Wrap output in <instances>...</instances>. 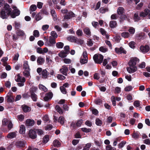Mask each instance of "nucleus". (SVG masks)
<instances>
[{
  "label": "nucleus",
  "instance_id": "f257e3e1",
  "mask_svg": "<svg viewBox=\"0 0 150 150\" xmlns=\"http://www.w3.org/2000/svg\"><path fill=\"white\" fill-rule=\"evenodd\" d=\"M2 124L3 126H7L9 130H10L13 128V124L10 119L7 118L3 119L2 121Z\"/></svg>",
  "mask_w": 150,
  "mask_h": 150
},
{
  "label": "nucleus",
  "instance_id": "f03ea898",
  "mask_svg": "<svg viewBox=\"0 0 150 150\" xmlns=\"http://www.w3.org/2000/svg\"><path fill=\"white\" fill-rule=\"evenodd\" d=\"M93 59L96 63L101 64L103 59V56L100 54H95L93 57Z\"/></svg>",
  "mask_w": 150,
  "mask_h": 150
},
{
  "label": "nucleus",
  "instance_id": "7ed1b4c3",
  "mask_svg": "<svg viewBox=\"0 0 150 150\" xmlns=\"http://www.w3.org/2000/svg\"><path fill=\"white\" fill-rule=\"evenodd\" d=\"M45 41L46 42L45 43V45L46 46H51L55 43V39L52 38L51 36L49 37V42L48 41V40L45 37Z\"/></svg>",
  "mask_w": 150,
  "mask_h": 150
},
{
  "label": "nucleus",
  "instance_id": "20e7f679",
  "mask_svg": "<svg viewBox=\"0 0 150 150\" xmlns=\"http://www.w3.org/2000/svg\"><path fill=\"white\" fill-rule=\"evenodd\" d=\"M28 136L32 139H34L37 137L35 129H31L29 131Z\"/></svg>",
  "mask_w": 150,
  "mask_h": 150
},
{
  "label": "nucleus",
  "instance_id": "39448f33",
  "mask_svg": "<svg viewBox=\"0 0 150 150\" xmlns=\"http://www.w3.org/2000/svg\"><path fill=\"white\" fill-rule=\"evenodd\" d=\"M150 50V48L148 45H142L140 47V51L143 53L148 52Z\"/></svg>",
  "mask_w": 150,
  "mask_h": 150
},
{
  "label": "nucleus",
  "instance_id": "423d86ee",
  "mask_svg": "<svg viewBox=\"0 0 150 150\" xmlns=\"http://www.w3.org/2000/svg\"><path fill=\"white\" fill-rule=\"evenodd\" d=\"M140 16L143 17L148 15V18L150 19V10L148 9H145L144 12H141L139 14Z\"/></svg>",
  "mask_w": 150,
  "mask_h": 150
},
{
  "label": "nucleus",
  "instance_id": "0eeeda50",
  "mask_svg": "<svg viewBox=\"0 0 150 150\" xmlns=\"http://www.w3.org/2000/svg\"><path fill=\"white\" fill-rule=\"evenodd\" d=\"M13 14H11V16L12 18H15L16 16H18L20 13V11L18 10L16 7L15 6L13 7Z\"/></svg>",
  "mask_w": 150,
  "mask_h": 150
},
{
  "label": "nucleus",
  "instance_id": "6e6552de",
  "mask_svg": "<svg viewBox=\"0 0 150 150\" xmlns=\"http://www.w3.org/2000/svg\"><path fill=\"white\" fill-rule=\"evenodd\" d=\"M115 50L116 53L119 54L122 53L126 54L127 52L122 47L120 48L116 47L115 48Z\"/></svg>",
  "mask_w": 150,
  "mask_h": 150
},
{
  "label": "nucleus",
  "instance_id": "1a4fd4ad",
  "mask_svg": "<svg viewBox=\"0 0 150 150\" xmlns=\"http://www.w3.org/2000/svg\"><path fill=\"white\" fill-rule=\"evenodd\" d=\"M60 72L65 76H67V73L68 71L67 67L65 65H63L62 68L59 70Z\"/></svg>",
  "mask_w": 150,
  "mask_h": 150
},
{
  "label": "nucleus",
  "instance_id": "9d476101",
  "mask_svg": "<svg viewBox=\"0 0 150 150\" xmlns=\"http://www.w3.org/2000/svg\"><path fill=\"white\" fill-rule=\"evenodd\" d=\"M15 79L17 82H25V78L21 77L19 74L15 76Z\"/></svg>",
  "mask_w": 150,
  "mask_h": 150
},
{
  "label": "nucleus",
  "instance_id": "9b49d317",
  "mask_svg": "<svg viewBox=\"0 0 150 150\" xmlns=\"http://www.w3.org/2000/svg\"><path fill=\"white\" fill-rule=\"evenodd\" d=\"M75 15L71 11L68 12L67 14L64 16V19H69L71 18L74 17Z\"/></svg>",
  "mask_w": 150,
  "mask_h": 150
},
{
  "label": "nucleus",
  "instance_id": "f8f14e48",
  "mask_svg": "<svg viewBox=\"0 0 150 150\" xmlns=\"http://www.w3.org/2000/svg\"><path fill=\"white\" fill-rule=\"evenodd\" d=\"M24 34V33L23 31L21 30L18 31L16 33V35H14L13 36V39L16 40L18 38L19 36H22Z\"/></svg>",
  "mask_w": 150,
  "mask_h": 150
},
{
  "label": "nucleus",
  "instance_id": "ddd939ff",
  "mask_svg": "<svg viewBox=\"0 0 150 150\" xmlns=\"http://www.w3.org/2000/svg\"><path fill=\"white\" fill-rule=\"evenodd\" d=\"M129 67L127 68V71L129 73H133L136 71L137 68L136 66L129 65Z\"/></svg>",
  "mask_w": 150,
  "mask_h": 150
},
{
  "label": "nucleus",
  "instance_id": "4468645a",
  "mask_svg": "<svg viewBox=\"0 0 150 150\" xmlns=\"http://www.w3.org/2000/svg\"><path fill=\"white\" fill-rule=\"evenodd\" d=\"M4 9L5 10L4 11H5L7 15L11 14V8H10V6L8 4H5Z\"/></svg>",
  "mask_w": 150,
  "mask_h": 150
},
{
  "label": "nucleus",
  "instance_id": "2eb2a0df",
  "mask_svg": "<svg viewBox=\"0 0 150 150\" xmlns=\"http://www.w3.org/2000/svg\"><path fill=\"white\" fill-rule=\"evenodd\" d=\"M53 96V94L51 92H49L46 94L44 98V100L45 101H47L51 99Z\"/></svg>",
  "mask_w": 150,
  "mask_h": 150
},
{
  "label": "nucleus",
  "instance_id": "dca6fc26",
  "mask_svg": "<svg viewBox=\"0 0 150 150\" xmlns=\"http://www.w3.org/2000/svg\"><path fill=\"white\" fill-rule=\"evenodd\" d=\"M137 37L139 40H144L146 38V36L144 33H141L137 35Z\"/></svg>",
  "mask_w": 150,
  "mask_h": 150
},
{
  "label": "nucleus",
  "instance_id": "f3484780",
  "mask_svg": "<svg viewBox=\"0 0 150 150\" xmlns=\"http://www.w3.org/2000/svg\"><path fill=\"white\" fill-rule=\"evenodd\" d=\"M17 133L16 131L10 132L8 134L6 137L8 138L13 139L16 136Z\"/></svg>",
  "mask_w": 150,
  "mask_h": 150
},
{
  "label": "nucleus",
  "instance_id": "a211bd4d",
  "mask_svg": "<svg viewBox=\"0 0 150 150\" xmlns=\"http://www.w3.org/2000/svg\"><path fill=\"white\" fill-rule=\"evenodd\" d=\"M49 75V73L46 69L43 70L42 72V78L47 79Z\"/></svg>",
  "mask_w": 150,
  "mask_h": 150
},
{
  "label": "nucleus",
  "instance_id": "6ab92c4d",
  "mask_svg": "<svg viewBox=\"0 0 150 150\" xmlns=\"http://www.w3.org/2000/svg\"><path fill=\"white\" fill-rule=\"evenodd\" d=\"M34 124V120H33L28 119L26 120L25 124L27 126H33Z\"/></svg>",
  "mask_w": 150,
  "mask_h": 150
},
{
  "label": "nucleus",
  "instance_id": "aec40b11",
  "mask_svg": "<svg viewBox=\"0 0 150 150\" xmlns=\"http://www.w3.org/2000/svg\"><path fill=\"white\" fill-rule=\"evenodd\" d=\"M68 54V52H66L64 50L61 51L58 54V56L62 58L66 57Z\"/></svg>",
  "mask_w": 150,
  "mask_h": 150
},
{
  "label": "nucleus",
  "instance_id": "412c9836",
  "mask_svg": "<svg viewBox=\"0 0 150 150\" xmlns=\"http://www.w3.org/2000/svg\"><path fill=\"white\" fill-rule=\"evenodd\" d=\"M137 58H134L131 59L129 62V65L133 66H135V65L137 63Z\"/></svg>",
  "mask_w": 150,
  "mask_h": 150
},
{
  "label": "nucleus",
  "instance_id": "4be33fe9",
  "mask_svg": "<svg viewBox=\"0 0 150 150\" xmlns=\"http://www.w3.org/2000/svg\"><path fill=\"white\" fill-rule=\"evenodd\" d=\"M75 42H74L76 44L82 45L84 43V41L83 40L80 38H78L76 37H75Z\"/></svg>",
  "mask_w": 150,
  "mask_h": 150
},
{
  "label": "nucleus",
  "instance_id": "5701e85b",
  "mask_svg": "<svg viewBox=\"0 0 150 150\" xmlns=\"http://www.w3.org/2000/svg\"><path fill=\"white\" fill-rule=\"evenodd\" d=\"M101 34L103 36H105V38L108 39L109 38V35L107 33L104 29L101 28L100 29Z\"/></svg>",
  "mask_w": 150,
  "mask_h": 150
},
{
  "label": "nucleus",
  "instance_id": "b1692460",
  "mask_svg": "<svg viewBox=\"0 0 150 150\" xmlns=\"http://www.w3.org/2000/svg\"><path fill=\"white\" fill-rule=\"evenodd\" d=\"M83 32L88 36H90L91 35V32L89 28L87 27L85 28L83 30Z\"/></svg>",
  "mask_w": 150,
  "mask_h": 150
},
{
  "label": "nucleus",
  "instance_id": "393cba45",
  "mask_svg": "<svg viewBox=\"0 0 150 150\" xmlns=\"http://www.w3.org/2000/svg\"><path fill=\"white\" fill-rule=\"evenodd\" d=\"M42 18V14L41 13H38L36 16L35 17V19L36 21H38L41 20Z\"/></svg>",
  "mask_w": 150,
  "mask_h": 150
},
{
  "label": "nucleus",
  "instance_id": "a878e982",
  "mask_svg": "<svg viewBox=\"0 0 150 150\" xmlns=\"http://www.w3.org/2000/svg\"><path fill=\"white\" fill-rule=\"evenodd\" d=\"M22 108L23 111L25 112H29L30 110V108L26 105H23L22 106Z\"/></svg>",
  "mask_w": 150,
  "mask_h": 150
},
{
  "label": "nucleus",
  "instance_id": "bb28decb",
  "mask_svg": "<svg viewBox=\"0 0 150 150\" xmlns=\"http://www.w3.org/2000/svg\"><path fill=\"white\" fill-rule=\"evenodd\" d=\"M23 68L25 70H30L27 61H24L23 64Z\"/></svg>",
  "mask_w": 150,
  "mask_h": 150
},
{
  "label": "nucleus",
  "instance_id": "cd10ccee",
  "mask_svg": "<svg viewBox=\"0 0 150 150\" xmlns=\"http://www.w3.org/2000/svg\"><path fill=\"white\" fill-rule=\"evenodd\" d=\"M44 59L40 57H38L37 60L38 64L40 65L44 63Z\"/></svg>",
  "mask_w": 150,
  "mask_h": 150
},
{
  "label": "nucleus",
  "instance_id": "c85d7f7f",
  "mask_svg": "<svg viewBox=\"0 0 150 150\" xmlns=\"http://www.w3.org/2000/svg\"><path fill=\"white\" fill-rule=\"evenodd\" d=\"M109 25L111 28H114L117 26V23L116 22L114 21H112L110 22Z\"/></svg>",
  "mask_w": 150,
  "mask_h": 150
},
{
  "label": "nucleus",
  "instance_id": "c756f323",
  "mask_svg": "<svg viewBox=\"0 0 150 150\" xmlns=\"http://www.w3.org/2000/svg\"><path fill=\"white\" fill-rule=\"evenodd\" d=\"M25 127L24 125H21L20 127L19 133L21 134H23L25 132Z\"/></svg>",
  "mask_w": 150,
  "mask_h": 150
},
{
  "label": "nucleus",
  "instance_id": "7c9ffc66",
  "mask_svg": "<svg viewBox=\"0 0 150 150\" xmlns=\"http://www.w3.org/2000/svg\"><path fill=\"white\" fill-rule=\"evenodd\" d=\"M7 102H12L14 100V98L13 96L11 95H7L6 97Z\"/></svg>",
  "mask_w": 150,
  "mask_h": 150
},
{
  "label": "nucleus",
  "instance_id": "2f4dec72",
  "mask_svg": "<svg viewBox=\"0 0 150 150\" xmlns=\"http://www.w3.org/2000/svg\"><path fill=\"white\" fill-rule=\"evenodd\" d=\"M117 12L119 15L122 14L124 13V8L121 7H119L117 10Z\"/></svg>",
  "mask_w": 150,
  "mask_h": 150
},
{
  "label": "nucleus",
  "instance_id": "473e14b6",
  "mask_svg": "<svg viewBox=\"0 0 150 150\" xmlns=\"http://www.w3.org/2000/svg\"><path fill=\"white\" fill-rule=\"evenodd\" d=\"M53 144L54 147H59L60 146L61 144L59 141L55 140L53 141Z\"/></svg>",
  "mask_w": 150,
  "mask_h": 150
},
{
  "label": "nucleus",
  "instance_id": "72a5a7b5",
  "mask_svg": "<svg viewBox=\"0 0 150 150\" xmlns=\"http://www.w3.org/2000/svg\"><path fill=\"white\" fill-rule=\"evenodd\" d=\"M39 88L40 90L45 92H46L47 90V88L42 84H40L39 85Z\"/></svg>",
  "mask_w": 150,
  "mask_h": 150
},
{
  "label": "nucleus",
  "instance_id": "f704fd0d",
  "mask_svg": "<svg viewBox=\"0 0 150 150\" xmlns=\"http://www.w3.org/2000/svg\"><path fill=\"white\" fill-rule=\"evenodd\" d=\"M134 19L135 21H138L140 20V18L139 16V13L136 12L134 15Z\"/></svg>",
  "mask_w": 150,
  "mask_h": 150
},
{
  "label": "nucleus",
  "instance_id": "c9c22d12",
  "mask_svg": "<svg viewBox=\"0 0 150 150\" xmlns=\"http://www.w3.org/2000/svg\"><path fill=\"white\" fill-rule=\"evenodd\" d=\"M88 62V58H83L81 57L80 60V62L82 64H84Z\"/></svg>",
  "mask_w": 150,
  "mask_h": 150
},
{
  "label": "nucleus",
  "instance_id": "e433bc0d",
  "mask_svg": "<svg viewBox=\"0 0 150 150\" xmlns=\"http://www.w3.org/2000/svg\"><path fill=\"white\" fill-rule=\"evenodd\" d=\"M7 14L6 13L5 11H2L1 12V17L3 19H5L7 18Z\"/></svg>",
  "mask_w": 150,
  "mask_h": 150
},
{
  "label": "nucleus",
  "instance_id": "4c0bfd02",
  "mask_svg": "<svg viewBox=\"0 0 150 150\" xmlns=\"http://www.w3.org/2000/svg\"><path fill=\"white\" fill-rule=\"evenodd\" d=\"M58 121L60 122L61 125H63L65 122L64 118V117L61 116L59 117L58 119Z\"/></svg>",
  "mask_w": 150,
  "mask_h": 150
},
{
  "label": "nucleus",
  "instance_id": "58836bf2",
  "mask_svg": "<svg viewBox=\"0 0 150 150\" xmlns=\"http://www.w3.org/2000/svg\"><path fill=\"white\" fill-rule=\"evenodd\" d=\"M64 45V43L62 42H58L56 44V46L58 48L61 49L63 48Z\"/></svg>",
  "mask_w": 150,
  "mask_h": 150
},
{
  "label": "nucleus",
  "instance_id": "ea45409f",
  "mask_svg": "<svg viewBox=\"0 0 150 150\" xmlns=\"http://www.w3.org/2000/svg\"><path fill=\"white\" fill-rule=\"evenodd\" d=\"M55 108L57 111L60 114H62V110L58 105H56L55 107Z\"/></svg>",
  "mask_w": 150,
  "mask_h": 150
},
{
  "label": "nucleus",
  "instance_id": "a19ab883",
  "mask_svg": "<svg viewBox=\"0 0 150 150\" xmlns=\"http://www.w3.org/2000/svg\"><path fill=\"white\" fill-rule=\"evenodd\" d=\"M139 132H134L132 135V138L135 139H138L139 136Z\"/></svg>",
  "mask_w": 150,
  "mask_h": 150
},
{
  "label": "nucleus",
  "instance_id": "79ce46f5",
  "mask_svg": "<svg viewBox=\"0 0 150 150\" xmlns=\"http://www.w3.org/2000/svg\"><path fill=\"white\" fill-rule=\"evenodd\" d=\"M51 13L54 20H56L57 19V16L55 11L54 10H52L51 11Z\"/></svg>",
  "mask_w": 150,
  "mask_h": 150
},
{
  "label": "nucleus",
  "instance_id": "37998d69",
  "mask_svg": "<svg viewBox=\"0 0 150 150\" xmlns=\"http://www.w3.org/2000/svg\"><path fill=\"white\" fill-rule=\"evenodd\" d=\"M75 37L74 36H70L67 38V40L71 42H74Z\"/></svg>",
  "mask_w": 150,
  "mask_h": 150
},
{
  "label": "nucleus",
  "instance_id": "c03bdc74",
  "mask_svg": "<svg viewBox=\"0 0 150 150\" xmlns=\"http://www.w3.org/2000/svg\"><path fill=\"white\" fill-rule=\"evenodd\" d=\"M31 95L33 100L34 101H36L37 99V95L35 93L32 92V93L31 94Z\"/></svg>",
  "mask_w": 150,
  "mask_h": 150
},
{
  "label": "nucleus",
  "instance_id": "a18cd8bd",
  "mask_svg": "<svg viewBox=\"0 0 150 150\" xmlns=\"http://www.w3.org/2000/svg\"><path fill=\"white\" fill-rule=\"evenodd\" d=\"M49 140V136L48 135H45L43 138V142L46 143H47Z\"/></svg>",
  "mask_w": 150,
  "mask_h": 150
},
{
  "label": "nucleus",
  "instance_id": "49530a36",
  "mask_svg": "<svg viewBox=\"0 0 150 150\" xmlns=\"http://www.w3.org/2000/svg\"><path fill=\"white\" fill-rule=\"evenodd\" d=\"M99 50L103 52H105L108 51V49L105 47L102 46L99 48Z\"/></svg>",
  "mask_w": 150,
  "mask_h": 150
},
{
  "label": "nucleus",
  "instance_id": "de8ad7c7",
  "mask_svg": "<svg viewBox=\"0 0 150 150\" xmlns=\"http://www.w3.org/2000/svg\"><path fill=\"white\" fill-rule=\"evenodd\" d=\"M121 36L125 38H128L129 35V33L128 32H124L121 34Z\"/></svg>",
  "mask_w": 150,
  "mask_h": 150
},
{
  "label": "nucleus",
  "instance_id": "09e8293b",
  "mask_svg": "<svg viewBox=\"0 0 150 150\" xmlns=\"http://www.w3.org/2000/svg\"><path fill=\"white\" fill-rule=\"evenodd\" d=\"M128 18H127L126 16L125 15H123L120 17V22H122L124 20H128Z\"/></svg>",
  "mask_w": 150,
  "mask_h": 150
},
{
  "label": "nucleus",
  "instance_id": "8fccbe9b",
  "mask_svg": "<svg viewBox=\"0 0 150 150\" xmlns=\"http://www.w3.org/2000/svg\"><path fill=\"white\" fill-rule=\"evenodd\" d=\"M33 35L36 38L38 37L39 35V32L37 30H35L33 32Z\"/></svg>",
  "mask_w": 150,
  "mask_h": 150
},
{
  "label": "nucleus",
  "instance_id": "3c124183",
  "mask_svg": "<svg viewBox=\"0 0 150 150\" xmlns=\"http://www.w3.org/2000/svg\"><path fill=\"white\" fill-rule=\"evenodd\" d=\"M37 8L36 6L35 5H32L30 8V12L31 13V11L32 12L35 11Z\"/></svg>",
  "mask_w": 150,
  "mask_h": 150
},
{
  "label": "nucleus",
  "instance_id": "603ef678",
  "mask_svg": "<svg viewBox=\"0 0 150 150\" xmlns=\"http://www.w3.org/2000/svg\"><path fill=\"white\" fill-rule=\"evenodd\" d=\"M76 34L78 36H82L83 33L81 30L78 29L76 31Z\"/></svg>",
  "mask_w": 150,
  "mask_h": 150
},
{
  "label": "nucleus",
  "instance_id": "864d4df0",
  "mask_svg": "<svg viewBox=\"0 0 150 150\" xmlns=\"http://www.w3.org/2000/svg\"><path fill=\"white\" fill-rule=\"evenodd\" d=\"M57 78L58 79H60L61 80H64L66 78L65 76H63L62 75L59 74H58L57 75Z\"/></svg>",
  "mask_w": 150,
  "mask_h": 150
},
{
  "label": "nucleus",
  "instance_id": "5fc2aeb1",
  "mask_svg": "<svg viewBox=\"0 0 150 150\" xmlns=\"http://www.w3.org/2000/svg\"><path fill=\"white\" fill-rule=\"evenodd\" d=\"M24 117L23 115H20L17 116L18 120L20 121H22L24 119Z\"/></svg>",
  "mask_w": 150,
  "mask_h": 150
},
{
  "label": "nucleus",
  "instance_id": "6e6d98bb",
  "mask_svg": "<svg viewBox=\"0 0 150 150\" xmlns=\"http://www.w3.org/2000/svg\"><path fill=\"white\" fill-rule=\"evenodd\" d=\"M126 143V142L125 141H122L119 144L118 146L119 148H121L123 147L124 145Z\"/></svg>",
  "mask_w": 150,
  "mask_h": 150
},
{
  "label": "nucleus",
  "instance_id": "4d7b16f0",
  "mask_svg": "<svg viewBox=\"0 0 150 150\" xmlns=\"http://www.w3.org/2000/svg\"><path fill=\"white\" fill-rule=\"evenodd\" d=\"M51 35L54 39L57 38L58 36L57 33L54 31H52L51 32Z\"/></svg>",
  "mask_w": 150,
  "mask_h": 150
},
{
  "label": "nucleus",
  "instance_id": "13d9d810",
  "mask_svg": "<svg viewBox=\"0 0 150 150\" xmlns=\"http://www.w3.org/2000/svg\"><path fill=\"white\" fill-rule=\"evenodd\" d=\"M30 70H25L23 72V74L24 76L28 77L30 75L29 71Z\"/></svg>",
  "mask_w": 150,
  "mask_h": 150
},
{
  "label": "nucleus",
  "instance_id": "bf43d9fd",
  "mask_svg": "<svg viewBox=\"0 0 150 150\" xmlns=\"http://www.w3.org/2000/svg\"><path fill=\"white\" fill-rule=\"evenodd\" d=\"M60 89L62 93L63 94H66L67 93V91L65 88L62 86L60 87Z\"/></svg>",
  "mask_w": 150,
  "mask_h": 150
},
{
  "label": "nucleus",
  "instance_id": "052dcab7",
  "mask_svg": "<svg viewBox=\"0 0 150 150\" xmlns=\"http://www.w3.org/2000/svg\"><path fill=\"white\" fill-rule=\"evenodd\" d=\"M91 146V144L90 143H88L84 147L83 150H88Z\"/></svg>",
  "mask_w": 150,
  "mask_h": 150
},
{
  "label": "nucleus",
  "instance_id": "680f3d73",
  "mask_svg": "<svg viewBox=\"0 0 150 150\" xmlns=\"http://www.w3.org/2000/svg\"><path fill=\"white\" fill-rule=\"evenodd\" d=\"M96 123L97 125L101 126L102 124V122L100 119L98 118L96 119Z\"/></svg>",
  "mask_w": 150,
  "mask_h": 150
},
{
  "label": "nucleus",
  "instance_id": "e2e57ef3",
  "mask_svg": "<svg viewBox=\"0 0 150 150\" xmlns=\"http://www.w3.org/2000/svg\"><path fill=\"white\" fill-rule=\"evenodd\" d=\"M132 87L131 86H126L125 88V90L126 91H129L132 89Z\"/></svg>",
  "mask_w": 150,
  "mask_h": 150
},
{
  "label": "nucleus",
  "instance_id": "0e129e2a",
  "mask_svg": "<svg viewBox=\"0 0 150 150\" xmlns=\"http://www.w3.org/2000/svg\"><path fill=\"white\" fill-rule=\"evenodd\" d=\"M38 89V88L37 87H33L30 89V91L31 93V94L32 93V92L33 93H34L35 92L37 91Z\"/></svg>",
  "mask_w": 150,
  "mask_h": 150
},
{
  "label": "nucleus",
  "instance_id": "69168bd1",
  "mask_svg": "<svg viewBox=\"0 0 150 150\" xmlns=\"http://www.w3.org/2000/svg\"><path fill=\"white\" fill-rule=\"evenodd\" d=\"M95 103L97 105H100L102 104V101L100 99H97L95 100Z\"/></svg>",
  "mask_w": 150,
  "mask_h": 150
},
{
  "label": "nucleus",
  "instance_id": "338daca9",
  "mask_svg": "<svg viewBox=\"0 0 150 150\" xmlns=\"http://www.w3.org/2000/svg\"><path fill=\"white\" fill-rule=\"evenodd\" d=\"M64 62L66 64H69L71 63V60L69 59L65 58L63 59Z\"/></svg>",
  "mask_w": 150,
  "mask_h": 150
},
{
  "label": "nucleus",
  "instance_id": "774afa93",
  "mask_svg": "<svg viewBox=\"0 0 150 150\" xmlns=\"http://www.w3.org/2000/svg\"><path fill=\"white\" fill-rule=\"evenodd\" d=\"M106 150H116L115 148L112 147L110 145H108L106 147Z\"/></svg>",
  "mask_w": 150,
  "mask_h": 150
}]
</instances>
